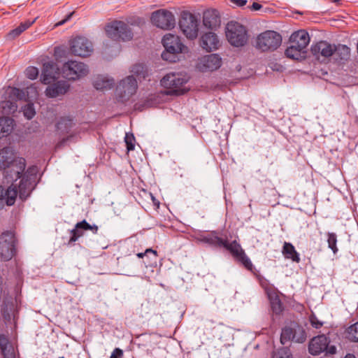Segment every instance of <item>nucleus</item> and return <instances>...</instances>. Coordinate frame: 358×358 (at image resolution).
I'll return each mask as SVG.
<instances>
[{
  "mask_svg": "<svg viewBox=\"0 0 358 358\" xmlns=\"http://www.w3.org/2000/svg\"><path fill=\"white\" fill-rule=\"evenodd\" d=\"M73 126V121L68 117H62L57 123V130L59 131L61 134H68Z\"/></svg>",
  "mask_w": 358,
  "mask_h": 358,
  "instance_id": "obj_36",
  "label": "nucleus"
},
{
  "mask_svg": "<svg viewBox=\"0 0 358 358\" xmlns=\"http://www.w3.org/2000/svg\"><path fill=\"white\" fill-rule=\"evenodd\" d=\"M334 59L338 63H343L350 58V49L345 45L338 44L334 45Z\"/></svg>",
  "mask_w": 358,
  "mask_h": 358,
  "instance_id": "obj_28",
  "label": "nucleus"
},
{
  "mask_svg": "<svg viewBox=\"0 0 358 358\" xmlns=\"http://www.w3.org/2000/svg\"><path fill=\"white\" fill-rule=\"evenodd\" d=\"M326 235L327 238V241L328 243V248L334 255H336L338 252V248L337 247V235L334 232H327Z\"/></svg>",
  "mask_w": 358,
  "mask_h": 358,
  "instance_id": "obj_38",
  "label": "nucleus"
},
{
  "mask_svg": "<svg viewBox=\"0 0 358 358\" xmlns=\"http://www.w3.org/2000/svg\"><path fill=\"white\" fill-rule=\"evenodd\" d=\"M105 30L107 36L115 41H127L133 38V31L123 21L114 20L106 26Z\"/></svg>",
  "mask_w": 358,
  "mask_h": 358,
  "instance_id": "obj_6",
  "label": "nucleus"
},
{
  "mask_svg": "<svg viewBox=\"0 0 358 358\" xmlns=\"http://www.w3.org/2000/svg\"><path fill=\"white\" fill-rule=\"evenodd\" d=\"M150 20L155 26L162 29H171L176 24L174 15L166 9H159L153 12Z\"/></svg>",
  "mask_w": 358,
  "mask_h": 358,
  "instance_id": "obj_13",
  "label": "nucleus"
},
{
  "mask_svg": "<svg viewBox=\"0 0 358 358\" xmlns=\"http://www.w3.org/2000/svg\"><path fill=\"white\" fill-rule=\"evenodd\" d=\"M307 334L304 328L296 324L285 327L281 331L280 342L285 345L289 341L303 343L306 341Z\"/></svg>",
  "mask_w": 358,
  "mask_h": 358,
  "instance_id": "obj_10",
  "label": "nucleus"
},
{
  "mask_svg": "<svg viewBox=\"0 0 358 358\" xmlns=\"http://www.w3.org/2000/svg\"><path fill=\"white\" fill-rule=\"evenodd\" d=\"M222 248H224L229 251L234 259L240 262L247 270L251 271L253 273H255V268L251 260L246 255L245 251L236 241L229 243L228 241L225 239L224 241V245Z\"/></svg>",
  "mask_w": 358,
  "mask_h": 358,
  "instance_id": "obj_11",
  "label": "nucleus"
},
{
  "mask_svg": "<svg viewBox=\"0 0 358 358\" xmlns=\"http://www.w3.org/2000/svg\"><path fill=\"white\" fill-rule=\"evenodd\" d=\"M17 196V187L16 186H14L13 184L8 187L7 189H5L2 186H0V210L2 209L5 205H13L15 202Z\"/></svg>",
  "mask_w": 358,
  "mask_h": 358,
  "instance_id": "obj_22",
  "label": "nucleus"
},
{
  "mask_svg": "<svg viewBox=\"0 0 358 358\" xmlns=\"http://www.w3.org/2000/svg\"><path fill=\"white\" fill-rule=\"evenodd\" d=\"M8 94L10 98L15 100H22L26 97L25 92L17 87H10Z\"/></svg>",
  "mask_w": 358,
  "mask_h": 358,
  "instance_id": "obj_40",
  "label": "nucleus"
},
{
  "mask_svg": "<svg viewBox=\"0 0 358 358\" xmlns=\"http://www.w3.org/2000/svg\"><path fill=\"white\" fill-rule=\"evenodd\" d=\"M70 85L67 81L59 80L48 85L45 90V95L49 98H56L65 94L69 90Z\"/></svg>",
  "mask_w": 358,
  "mask_h": 358,
  "instance_id": "obj_21",
  "label": "nucleus"
},
{
  "mask_svg": "<svg viewBox=\"0 0 358 358\" xmlns=\"http://www.w3.org/2000/svg\"><path fill=\"white\" fill-rule=\"evenodd\" d=\"M308 351L314 356L319 355L322 352L325 355H333L336 353V347L330 345L329 338L324 334H320L313 337L309 342Z\"/></svg>",
  "mask_w": 358,
  "mask_h": 358,
  "instance_id": "obj_7",
  "label": "nucleus"
},
{
  "mask_svg": "<svg viewBox=\"0 0 358 358\" xmlns=\"http://www.w3.org/2000/svg\"><path fill=\"white\" fill-rule=\"evenodd\" d=\"M344 358H356V357L353 354L348 353Z\"/></svg>",
  "mask_w": 358,
  "mask_h": 358,
  "instance_id": "obj_55",
  "label": "nucleus"
},
{
  "mask_svg": "<svg viewBox=\"0 0 358 358\" xmlns=\"http://www.w3.org/2000/svg\"><path fill=\"white\" fill-rule=\"evenodd\" d=\"M311 326L315 329H320L323 326V322L318 320L317 316L312 313L308 317Z\"/></svg>",
  "mask_w": 358,
  "mask_h": 358,
  "instance_id": "obj_47",
  "label": "nucleus"
},
{
  "mask_svg": "<svg viewBox=\"0 0 358 358\" xmlns=\"http://www.w3.org/2000/svg\"><path fill=\"white\" fill-rule=\"evenodd\" d=\"M17 106L15 102L10 100L3 101L0 103V109L3 114L10 115L17 110Z\"/></svg>",
  "mask_w": 358,
  "mask_h": 358,
  "instance_id": "obj_37",
  "label": "nucleus"
},
{
  "mask_svg": "<svg viewBox=\"0 0 358 358\" xmlns=\"http://www.w3.org/2000/svg\"><path fill=\"white\" fill-rule=\"evenodd\" d=\"M225 33L229 43L234 47H243L248 42V35L246 28L237 22H228Z\"/></svg>",
  "mask_w": 358,
  "mask_h": 358,
  "instance_id": "obj_4",
  "label": "nucleus"
},
{
  "mask_svg": "<svg viewBox=\"0 0 358 358\" xmlns=\"http://www.w3.org/2000/svg\"><path fill=\"white\" fill-rule=\"evenodd\" d=\"M137 87L136 78L133 76H129L122 80L115 90L119 101L123 102L128 100L136 93Z\"/></svg>",
  "mask_w": 358,
  "mask_h": 358,
  "instance_id": "obj_14",
  "label": "nucleus"
},
{
  "mask_svg": "<svg viewBox=\"0 0 358 358\" xmlns=\"http://www.w3.org/2000/svg\"><path fill=\"white\" fill-rule=\"evenodd\" d=\"M36 18L34 20H27L22 22L16 28L13 29L8 33V36L11 38L19 36L22 33L28 29L36 22Z\"/></svg>",
  "mask_w": 358,
  "mask_h": 358,
  "instance_id": "obj_34",
  "label": "nucleus"
},
{
  "mask_svg": "<svg viewBox=\"0 0 358 358\" xmlns=\"http://www.w3.org/2000/svg\"><path fill=\"white\" fill-rule=\"evenodd\" d=\"M273 358H293L290 350L287 348L279 349L273 356Z\"/></svg>",
  "mask_w": 358,
  "mask_h": 358,
  "instance_id": "obj_45",
  "label": "nucleus"
},
{
  "mask_svg": "<svg viewBox=\"0 0 358 358\" xmlns=\"http://www.w3.org/2000/svg\"><path fill=\"white\" fill-rule=\"evenodd\" d=\"M222 64V58L217 54L205 55L199 59L196 68L201 72L217 70Z\"/></svg>",
  "mask_w": 358,
  "mask_h": 358,
  "instance_id": "obj_17",
  "label": "nucleus"
},
{
  "mask_svg": "<svg viewBox=\"0 0 358 358\" xmlns=\"http://www.w3.org/2000/svg\"><path fill=\"white\" fill-rule=\"evenodd\" d=\"M133 77L136 76L138 80L145 79L148 76V69L143 64H136L132 66L131 70Z\"/></svg>",
  "mask_w": 358,
  "mask_h": 358,
  "instance_id": "obj_35",
  "label": "nucleus"
},
{
  "mask_svg": "<svg viewBox=\"0 0 358 358\" xmlns=\"http://www.w3.org/2000/svg\"><path fill=\"white\" fill-rule=\"evenodd\" d=\"M24 73L28 78L35 80L38 77V70L35 66H29L26 69Z\"/></svg>",
  "mask_w": 358,
  "mask_h": 358,
  "instance_id": "obj_46",
  "label": "nucleus"
},
{
  "mask_svg": "<svg viewBox=\"0 0 358 358\" xmlns=\"http://www.w3.org/2000/svg\"><path fill=\"white\" fill-rule=\"evenodd\" d=\"M0 351L4 358H16V349L7 334H0Z\"/></svg>",
  "mask_w": 358,
  "mask_h": 358,
  "instance_id": "obj_24",
  "label": "nucleus"
},
{
  "mask_svg": "<svg viewBox=\"0 0 358 358\" xmlns=\"http://www.w3.org/2000/svg\"><path fill=\"white\" fill-rule=\"evenodd\" d=\"M83 227H78L77 224L75 226V228L71 231V237L69 241L68 244L72 245L74 242L78 241V239L83 236Z\"/></svg>",
  "mask_w": 358,
  "mask_h": 358,
  "instance_id": "obj_41",
  "label": "nucleus"
},
{
  "mask_svg": "<svg viewBox=\"0 0 358 358\" xmlns=\"http://www.w3.org/2000/svg\"><path fill=\"white\" fill-rule=\"evenodd\" d=\"M282 253L285 258L291 259L294 262L299 263L301 261L299 254L296 250L294 246L290 243L285 242Z\"/></svg>",
  "mask_w": 358,
  "mask_h": 358,
  "instance_id": "obj_29",
  "label": "nucleus"
},
{
  "mask_svg": "<svg viewBox=\"0 0 358 358\" xmlns=\"http://www.w3.org/2000/svg\"><path fill=\"white\" fill-rule=\"evenodd\" d=\"M261 8L262 5L256 2H254L252 5V9L254 10H259Z\"/></svg>",
  "mask_w": 358,
  "mask_h": 358,
  "instance_id": "obj_54",
  "label": "nucleus"
},
{
  "mask_svg": "<svg viewBox=\"0 0 358 358\" xmlns=\"http://www.w3.org/2000/svg\"><path fill=\"white\" fill-rule=\"evenodd\" d=\"M70 50L76 56L86 57L93 52V45L87 38L76 36L70 41Z\"/></svg>",
  "mask_w": 358,
  "mask_h": 358,
  "instance_id": "obj_15",
  "label": "nucleus"
},
{
  "mask_svg": "<svg viewBox=\"0 0 358 358\" xmlns=\"http://www.w3.org/2000/svg\"><path fill=\"white\" fill-rule=\"evenodd\" d=\"M78 227H83L84 230H90L93 234H96L99 227L96 224L91 225L85 220L77 223Z\"/></svg>",
  "mask_w": 358,
  "mask_h": 358,
  "instance_id": "obj_44",
  "label": "nucleus"
},
{
  "mask_svg": "<svg viewBox=\"0 0 358 358\" xmlns=\"http://www.w3.org/2000/svg\"><path fill=\"white\" fill-rule=\"evenodd\" d=\"M123 357V351L122 350L120 349V348H115L111 355H110V358H122Z\"/></svg>",
  "mask_w": 358,
  "mask_h": 358,
  "instance_id": "obj_50",
  "label": "nucleus"
},
{
  "mask_svg": "<svg viewBox=\"0 0 358 358\" xmlns=\"http://www.w3.org/2000/svg\"><path fill=\"white\" fill-rule=\"evenodd\" d=\"M345 336L350 341L358 342V322L350 325L346 329Z\"/></svg>",
  "mask_w": 358,
  "mask_h": 358,
  "instance_id": "obj_39",
  "label": "nucleus"
},
{
  "mask_svg": "<svg viewBox=\"0 0 358 358\" xmlns=\"http://www.w3.org/2000/svg\"><path fill=\"white\" fill-rule=\"evenodd\" d=\"M59 358H64V357H59Z\"/></svg>",
  "mask_w": 358,
  "mask_h": 358,
  "instance_id": "obj_56",
  "label": "nucleus"
},
{
  "mask_svg": "<svg viewBox=\"0 0 358 358\" xmlns=\"http://www.w3.org/2000/svg\"><path fill=\"white\" fill-rule=\"evenodd\" d=\"M233 3L238 7H243L246 5L247 0H231Z\"/></svg>",
  "mask_w": 358,
  "mask_h": 358,
  "instance_id": "obj_52",
  "label": "nucleus"
},
{
  "mask_svg": "<svg viewBox=\"0 0 358 358\" xmlns=\"http://www.w3.org/2000/svg\"><path fill=\"white\" fill-rule=\"evenodd\" d=\"M22 110L24 117L28 120L32 119L36 115V111L33 103H27L23 107Z\"/></svg>",
  "mask_w": 358,
  "mask_h": 358,
  "instance_id": "obj_43",
  "label": "nucleus"
},
{
  "mask_svg": "<svg viewBox=\"0 0 358 358\" xmlns=\"http://www.w3.org/2000/svg\"><path fill=\"white\" fill-rule=\"evenodd\" d=\"M124 141L126 143L127 148L128 150H133L134 149L135 138L133 134H126Z\"/></svg>",
  "mask_w": 358,
  "mask_h": 358,
  "instance_id": "obj_48",
  "label": "nucleus"
},
{
  "mask_svg": "<svg viewBox=\"0 0 358 358\" xmlns=\"http://www.w3.org/2000/svg\"><path fill=\"white\" fill-rule=\"evenodd\" d=\"M220 22V17L217 10L210 9L203 13V23L206 27L213 29L219 27Z\"/></svg>",
  "mask_w": 358,
  "mask_h": 358,
  "instance_id": "obj_25",
  "label": "nucleus"
},
{
  "mask_svg": "<svg viewBox=\"0 0 358 358\" xmlns=\"http://www.w3.org/2000/svg\"><path fill=\"white\" fill-rule=\"evenodd\" d=\"M59 69L56 63L48 62L43 64L41 76V82L45 85H50L59 76Z\"/></svg>",
  "mask_w": 358,
  "mask_h": 358,
  "instance_id": "obj_18",
  "label": "nucleus"
},
{
  "mask_svg": "<svg viewBox=\"0 0 358 358\" xmlns=\"http://www.w3.org/2000/svg\"><path fill=\"white\" fill-rule=\"evenodd\" d=\"M282 43L281 36L274 31L260 34L256 40L257 48L263 52L276 50Z\"/></svg>",
  "mask_w": 358,
  "mask_h": 358,
  "instance_id": "obj_9",
  "label": "nucleus"
},
{
  "mask_svg": "<svg viewBox=\"0 0 358 358\" xmlns=\"http://www.w3.org/2000/svg\"><path fill=\"white\" fill-rule=\"evenodd\" d=\"M268 296L271 307L273 313L276 315L280 314L283 311V304L280 299L277 292H271Z\"/></svg>",
  "mask_w": 358,
  "mask_h": 358,
  "instance_id": "obj_30",
  "label": "nucleus"
},
{
  "mask_svg": "<svg viewBox=\"0 0 358 358\" xmlns=\"http://www.w3.org/2000/svg\"><path fill=\"white\" fill-rule=\"evenodd\" d=\"M162 43L166 50V52L162 54V57L164 60L175 62V55L187 50L180 38L171 34H167L163 37Z\"/></svg>",
  "mask_w": 358,
  "mask_h": 358,
  "instance_id": "obj_5",
  "label": "nucleus"
},
{
  "mask_svg": "<svg viewBox=\"0 0 358 358\" xmlns=\"http://www.w3.org/2000/svg\"><path fill=\"white\" fill-rule=\"evenodd\" d=\"M334 45L325 41H320L311 46L312 54L318 59H325L334 54Z\"/></svg>",
  "mask_w": 358,
  "mask_h": 358,
  "instance_id": "obj_19",
  "label": "nucleus"
},
{
  "mask_svg": "<svg viewBox=\"0 0 358 358\" xmlns=\"http://www.w3.org/2000/svg\"><path fill=\"white\" fill-rule=\"evenodd\" d=\"M259 281L260 285L262 286V288H264L267 295H268L271 292L276 291L274 287L270 285L269 282L264 277L259 276Z\"/></svg>",
  "mask_w": 358,
  "mask_h": 358,
  "instance_id": "obj_42",
  "label": "nucleus"
},
{
  "mask_svg": "<svg viewBox=\"0 0 358 358\" xmlns=\"http://www.w3.org/2000/svg\"><path fill=\"white\" fill-rule=\"evenodd\" d=\"M197 240L199 242L208 244L210 246L220 248L224 245L225 239L220 237L217 231H212L208 233L200 234L198 236Z\"/></svg>",
  "mask_w": 358,
  "mask_h": 358,
  "instance_id": "obj_23",
  "label": "nucleus"
},
{
  "mask_svg": "<svg viewBox=\"0 0 358 358\" xmlns=\"http://www.w3.org/2000/svg\"><path fill=\"white\" fill-rule=\"evenodd\" d=\"M38 169L36 166L29 167L20 178L17 194L21 200H26L37 185Z\"/></svg>",
  "mask_w": 358,
  "mask_h": 358,
  "instance_id": "obj_3",
  "label": "nucleus"
},
{
  "mask_svg": "<svg viewBox=\"0 0 358 358\" xmlns=\"http://www.w3.org/2000/svg\"><path fill=\"white\" fill-rule=\"evenodd\" d=\"M289 41L296 47L306 50L310 43L309 34L303 29L299 30L291 35Z\"/></svg>",
  "mask_w": 358,
  "mask_h": 358,
  "instance_id": "obj_26",
  "label": "nucleus"
},
{
  "mask_svg": "<svg viewBox=\"0 0 358 358\" xmlns=\"http://www.w3.org/2000/svg\"><path fill=\"white\" fill-rule=\"evenodd\" d=\"M199 44L207 52L216 50L220 46L218 36L216 34L211 31L206 32L201 36Z\"/></svg>",
  "mask_w": 358,
  "mask_h": 358,
  "instance_id": "obj_20",
  "label": "nucleus"
},
{
  "mask_svg": "<svg viewBox=\"0 0 358 358\" xmlns=\"http://www.w3.org/2000/svg\"><path fill=\"white\" fill-rule=\"evenodd\" d=\"M200 18L189 11H182L179 20V27L182 34L189 40L197 38L199 31Z\"/></svg>",
  "mask_w": 358,
  "mask_h": 358,
  "instance_id": "obj_2",
  "label": "nucleus"
},
{
  "mask_svg": "<svg viewBox=\"0 0 358 358\" xmlns=\"http://www.w3.org/2000/svg\"><path fill=\"white\" fill-rule=\"evenodd\" d=\"M14 127V120L10 117L0 118V138L10 134Z\"/></svg>",
  "mask_w": 358,
  "mask_h": 358,
  "instance_id": "obj_33",
  "label": "nucleus"
},
{
  "mask_svg": "<svg viewBox=\"0 0 358 358\" xmlns=\"http://www.w3.org/2000/svg\"><path fill=\"white\" fill-rule=\"evenodd\" d=\"M17 157L14 150L10 147L0 150V169H6Z\"/></svg>",
  "mask_w": 358,
  "mask_h": 358,
  "instance_id": "obj_27",
  "label": "nucleus"
},
{
  "mask_svg": "<svg viewBox=\"0 0 358 358\" xmlns=\"http://www.w3.org/2000/svg\"><path fill=\"white\" fill-rule=\"evenodd\" d=\"M16 238L11 231H6L0 236V257L6 262L13 258L15 254Z\"/></svg>",
  "mask_w": 358,
  "mask_h": 358,
  "instance_id": "obj_12",
  "label": "nucleus"
},
{
  "mask_svg": "<svg viewBox=\"0 0 358 358\" xmlns=\"http://www.w3.org/2000/svg\"><path fill=\"white\" fill-rule=\"evenodd\" d=\"M94 86L96 90H107L110 89L115 84L113 78H109L106 76H99L94 80Z\"/></svg>",
  "mask_w": 358,
  "mask_h": 358,
  "instance_id": "obj_32",
  "label": "nucleus"
},
{
  "mask_svg": "<svg viewBox=\"0 0 358 358\" xmlns=\"http://www.w3.org/2000/svg\"><path fill=\"white\" fill-rule=\"evenodd\" d=\"M89 73L87 64L76 60H69L62 67L63 76L69 80H76L86 76Z\"/></svg>",
  "mask_w": 358,
  "mask_h": 358,
  "instance_id": "obj_8",
  "label": "nucleus"
},
{
  "mask_svg": "<svg viewBox=\"0 0 358 358\" xmlns=\"http://www.w3.org/2000/svg\"><path fill=\"white\" fill-rule=\"evenodd\" d=\"M149 254H152L154 256L155 260H156L157 257V252L151 248L146 249L144 252L137 253L136 256L138 258H143L145 256H148Z\"/></svg>",
  "mask_w": 358,
  "mask_h": 358,
  "instance_id": "obj_49",
  "label": "nucleus"
},
{
  "mask_svg": "<svg viewBox=\"0 0 358 358\" xmlns=\"http://www.w3.org/2000/svg\"><path fill=\"white\" fill-rule=\"evenodd\" d=\"M69 140V136L66 137V138H63L61 141H59L55 145V148L56 149H60L61 148H62L64 144L66 143V142L67 141Z\"/></svg>",
  "mask_w": 358,
  "mask_h": 358,
  "instance_id": "obj_51",
  "label": "nucleus"
},
{
  "mask_svg": "<svg viewBox=\"0 0 358 358\" xmlns=\"http://www.w3.org/2000/svg\"><path fill=\"white\" fill-rule=\"evenodd\" d=\"M72 15H73V13L67 15L66 17L64 20H62L58 22L57 23H56L55 24V27H59V26H61V25L64 24L65 22H66L68 20H70V18L71 17Z\"/></svg>",
  "mask_w": 358,
  "mask_h": 358,
  "instance_id": "obj_53",
  "label": "nucleus"
},
{
  "mask_svg": "<svg viewBox=\"0 0 358 358\" xmlns=\"http://www.w3.org/2000/svg\"><path fill=\"white\" fill-rule=\"evenodd\" d=\"M285 54L288 58L300 60L305 57L306 50L291 43V45L285 50Z\"/></svg>",
  "mask_w": 358,
  "mask_h": 358,
  "instance_id": "obj_31",
  "label": "nucleus"
},
{
  "mask_svg": "<svg viewBox=\"0 0 358 358\" xmlns=\"http://www.w3.org/2000/svg\"><path fill=\"white\" fill-rule=\"evenodd\" d=\"M26 167V160L24 158L17 157L9 166L4 170V178L7 182H13L23 176Z\"/></svg>",
  "mask_w": 358,
  "mask_h": 358,
  "instance_id": "obj_16",
  "label": "nucleus"
},
{
  "mask_svg": "<svg viewBox=\"0 0 358 358\" xmlns=\"http://www.w3.org/2000/svg\"><path fill=\"white\" fill-rule=\"evenodd\" d=\"M188 81V77L180 73H170L164 76L161 80V85L168 90L166 94L180 95L186 92L185 84Z\"/></svg>",
  "mask_w": 358,
  "mask_h": 358,
  "instance_id": "obj_1",
  "label": "nucleus"
}]
</instances>
